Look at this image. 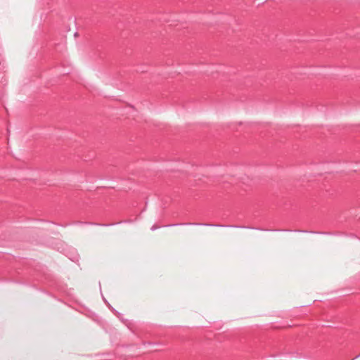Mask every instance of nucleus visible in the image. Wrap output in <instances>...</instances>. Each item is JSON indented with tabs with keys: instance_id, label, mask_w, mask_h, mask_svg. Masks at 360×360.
Wrapping results in <instances>:
<instances>
[{
	"instance_id": "7ed1b4c3",
	"label": "nucleus",
	"mask_w": 360,
	"mask_h": 360,
	"mask_svg": "<svg viewBox=\"0 0 360 360\" xmlns=\"http://www.w3.org/2000/svg\"><path fill=\"white\" fill-rule=\"evenodd\" d=\"M160 227V226H157V225H153V226H151L150 230L153 231L157 230V229H159Z\"/></svg>"
},
{
	"instance_id": "f257e3e1",
	"label": "nucleus",
	"mask_w": 360,
	"mask_h": 360,
	"mask_svg": "<svg viewBox=\"0 0 360 360\" xmlns=\"http://www.w3.org/2000/svg\"><path fill=\"white\" fill-rule=\"evenodd\" d=\"M214 226V227H229V228H245V226H226L221 224H202V223H180V224H173L163 226V227H172V226ZM247 229H250V227H246Z\"/></svg>"
},
{
	"instance_id": "20e7f679",
	"label": "nucleus",
	"mask_w": 360,
	"mask_h": 360,
	"mask_svg": "<svg viewBox=\"0 0 360 360\" xmlns=\"http://www.w3.org/2000/svg\"><path fill=\"white\" fill-rule=\"evenodd\" d=\"M309 233H315V234H326V233L316 232V231H310Z\"/></svg>"
},
{
	"instance_id": "39448f33",
	"label": "nucleus",
	"mask_w": 360,
	"mask_h": 360,
	"mask_svg": "<svg viewBox=\"0 0 360 360\" xmlns=\"http://www.w3.org/2000/svg\"><path fill=\"white\" fill-rule=\"evenodd\" d=\"M295 232H302V233H307V231H301V230H295Z\"/></svg>"
},
{
	"instance_id": "423d86ee",
	"label": "nucleus",
	"mask_w": 360,
	"mask_h": 360,
	"mask_svg": "<svg viewBox=\"0 0 360 360\" xmlns=\"http://www.w3.org/2000/svg\"><path fill=\"white\" fill-rule=\"evenodd\" d=\"M279 230H276V229H274V230H272V231H278Z\"/></svg>"
},
{
	"instance_id": "f03ea898",
	"label": "nucleus",
	"mask_w": 360,
	"mask_h": 360,
	"mask_svg": "<svg viewBox=\"0 0 360 360\" xmlns=\"http://www.w3.org/2000/svg\"><path fill=\"white\" fill-rule=\"evenodd\" d=\"M80 224H84L83 222H79ZM122 223V221H120L115 224H98V223H86V224L94 225V226H110L115 224H120Z\"/></svg>"
}]
</instances>
